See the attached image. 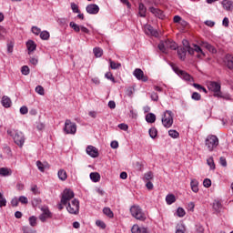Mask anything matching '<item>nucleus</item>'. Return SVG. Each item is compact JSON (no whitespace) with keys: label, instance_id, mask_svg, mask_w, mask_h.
<instances>
[{"label":"nucleus","instance_id":"59","mask_svg":"<svg viewBox=\"0 0 233 233\" xmlns=\"http://www.w3.org/2000/svg\"><path fill=\"white\" fill-rule=\"evenodd\" d=\"M20 114H22L23 116H25V114H28V107H26L25 106L20 107Z\"/></svg>","mask_w":233,"mask_h":233},{"label":"nucleus","instance_id":"49","mask_svg":"<svg viewBox=\"0 0 233 233\" xmlns=\"http://www.w3.org/2000/svg\"><path fill=\"white\" fill-rule=\"evenodd\" d=\"M71 10H73L74 14H79V6L76 5V3H71Z\"/></svg>","mask_w":233,"mask_h":233},{"label":"nucleus","instance_id":"33","mask_svg":"<svg viewBox=\"0 0 233 233\" xmlns=\"http://www.w3.org/2000/svg\"><path fill=\"white\" fill-rule=\"evenodd\" d=\"M40 39L43 41H48L50 39V33L48 31L40 32Z\"/></svg>","mask_w":233,"mask_h":233},{"label":"nucleus","instance_id":"52","mask_svg":"<svg viewBox=\"0 0 233 233\" xmlns=\"http://www.w3.org/2000/svg\"><path fill=\"white\" fill-rule=\"evenodd\" d=\"M213 208L214 210H216L217 212L219 211V209L221 208V203L219 201H215L213 203Z\"/></svg>","mask_w":233,"mask_h":233},{"label":"nucleus","instance_id":"40","mask_svg":"<svg viewBox=\"0 0 233 233\" xmlns=\"http://www.w3.org/2000/svg\"><path fill=\"white\" fill-rule=\"evenodd\" d=\"M168 136H170V137H173V139H177V137H179V132L174 129H170L168 131Z\"/></svg>","mask_w":233,"mask_h":233},{"label":"nucleus","instance_id":"19","mask_svg":"<svg viewBox=\"0 0 233 233\" xmlns=\"http://www.w3.org/2000/svg\"><path fill=\"white\" fill-rule=\"evenodd\" d=\"M1 103L5 108H10L12 106V100L6 96L2 97Z\"/></svg>","mask_w":233,"mask_h":233},{"label":"nucleus","instance_id":"27","mask_svg":"<svg viewBox=\"0 0 233 233\" xmlns=\"http://www.w3.org/2000/svg\"><path fill=\"white\" fill-rule=\"evenodd\" d=\"M226 65L229 70H233V56L231 55L226 56Z\"/></svg>","mask_w":233,"mask_h":233},{"label":"nucleus","instance_id":"50","mask_svg":"<svg viewBox=\"0 0 233 233\" xmlns=\"http://www.w3.org/2000/svg\"><path fill=\"white\" fill-rule=\"evenodd\" d=\"M203 185L206 188H209V187H212V181L208 178H205L203 181Z\"/></svg>","mask_w":233,"mask_h":233},{"label":"nucleus","instance_id":"30","mask_svg":"<svg viewBox=\"0 0 233 233\" xmlns=\"http://www.w3.org/2000/svg\"><path fill=\"white\" fill-rule=\"evenodd\" d=\"M203 46H204V48H207V50H208V52H211V54H216V47H214V46H212L207 42H203Z\"/></svg>","mask_w":233,"mask_h":233},{"label":"nucleus","instance_id":"38","mask_svg":"<svg viewBox=\"0 0 233 233\" xmlns=\"http://www.w3.org/2000/svg\"><path fill=\"white\" fill-rule=\"evenodd\" d=\"M110 68L112 70H117V68H121L120 63H116L115 61L109 60Z\"/></svg>","mask_w":233,"mask_h":233},{"label":"nucleus","instance_id":"18","mask_svg":"<svg viewBox=\"0 0 233 233\" xmlns=\"http://www.w3.org/2000/svg\"><path fill=\"white\" fill-rule=\"evenodd\" d=\"M191 48L193 50V56H194V53L197 52L198 53L197 57L200 58L201 56H205V53L203 52V49H201L199 46L196 44H192Z\"/></svg>","mask_w":233,"mask_h":233},{"label":"nucleus","instance_id":"32","mask_svg":"<svg viewBox=\"0 0 233 233\" xmlns=\"http://www.w3.org/2000/svg\"><path fill=\"white\" fill-rule=\"evenodd\" d=\"M146 121L147 123H156V115L153 114V113H148L147 116H146Z\"/></svg>","mask_w":233,"mask_h":233},{"label":"nucleus","instance_id":"55","mask_svg":"<svg viewBox=\"0 0 233 233\" xmlns=\"http://www.w3.org/2000/svg\"><path fill=\"white\" fill-rule=\"evenodd\" d=\"M96 227H100V228H106V225L103 220H96Z\"/></svg>","mask_w":233,"mask_h":233},{"label":"nucleus","instance_id":"13","mask_svg":"<svg viewBox=\"0 0 233 233\" xmlns=\"http://www.w3.org/2000/svg\"><path fill=\"white\" fill-rule=\"evenodd\" d=\"M144 32L147 34V35H152L153 37H159V33L157 30L154 29L152 25H147L144 27Z\"/></svg>","mask_w":233,"mask_h":233},{"label":"nucleus","instance_id":"43","mask_svg":"<svg viewBox=\"0 0 233 233\" xmlns=\"http://www.w3.org/2000/svg\"><path fill=\"white\" fill-rule=\"evenodd\" d=\"M105 77L109 81H112V83H116V78H114V75H112V72L106 73Z\"/></svg>","mask_w":233,"mask_h":233},{"label":"nucleus","instance_id":"4","mask_svg":"<svg viewBox=\"0 0 233 233\" xmlns=\"http://www.w3.org/2000/svg\"><path fill=\"white\" fill-rule=\"evenodd\" d=\"M131 216L137 219L138 221H145L147 219V215L143 212V209L139 206H132L130 208Z\"/></svg>","mask_w":233,"mask_h":233},{"label":"nucleus","instance_id":"21","mask_svg":"<svg viewBox=\"0 0 233 233\" xmlns=\"http://www.w3.org/2000/svg\"><path fill=\"white\" fill-rule=\"evenodd\" d=\"M191 190L195 192V194H198L199 192V182L196 179H191L190 182Z\"/></svg>","mask_w":233,"mask_h":233},{"label":"nucleus","instance_id":"44","mask_svg":"<svg viewBox=\"0 0 233 233\" xmlns=\"http://www.w3.org/2000/svg\"><path fill=\"white\" fill-rule=\"evenodd\" d=\"M36 94H39V96H45V88L42 86H37L35 87Z\"/></svg>","mask_w":233,"mask_h":233},{"label":"nucleus","instance_id":"45","mask_svg":"<svg viewBox=\"0 0 233 233\" xmlns=\"http://www.w3.org/2000/svg\"><path fill=\"white\" fill-rule=\"evenodd\" d=\"M21 73L23 76H28V74H30V68L27 66H23L21 68Z\"/></svg>","mask_w":233,"mask_h":233},{"label":"nucleus","instance_id":"37","mask_svg":"<svg viewBox=\"0 0 233 233\" xmlns=\"http://www.w3.org/2000/svg\"><path fill=\"white\" fill-rule=\"evenodd\" d=\"M149 136L152 139H156L157 137V129L156 127H151L149 130Z\"/></svg>","mask_w":233,"mask_h":233},{"label":"nucleus","instance_id":"16","mask_svg":"<svg viewBox=\"0 0 233 233\" xmlns=\"http://www.w3.org/2000/svg\"><path fill=\"white\" fill-rule=\"evenodd\" d=\"M222 7L224 8V10H226L227 12H232L233 10V1L231 0H223L221 2Z\"/></svg>","mask_w":233,"mask_h":233},{"label":"nucleus","instance_id":"63","mask_svg":"<svg viewBox=\"0 0 233 233\" xmlns=\"http://www.w3.org/2000/svg\"><path fill=\"white\" fill-rule=\"evenodd\" d=\"M118 128H120V130L127 131V130H128V125H127V124H119L118 125Z\"/></svg>","mask_w":233,"mask_h":233},{"label":"nucleus","instance_id":"17","mask_svg":"<svg viewBox=\"0 0 233 233\" xmlns=\"http://www.w3.org/2000/svg\"><path fill=\"white\" fill-rule=\"evenodd\" d=\"M131 232L132 233H148V228H147L145 227L140 228L137 224H135L131 228Z\"/></svg>","mask_w":233,"mask_h":233},{"label":"nucleus","instance_id":"9","mask_svg":"<svg viewBox=\"0 0 233 233\" xmlns=\"http://www.w3.org/2000/svg\"><path fill=\"white\" fill-rule=\"evenodd\" d=\"M74 191L72 189H65L62 193V198L60 203L64 205V207H66L68 203L72 202L74 198Z\"/></svg>","mask_w":233,"mask_h":233},{"label":"nucleus","instance_id":"8","mask_svg":"<svg viewBox=\"0 0 233 233\" xmlns=\"http://www.w3.org/2000/svg\"><path fill=\"white\" fill-rule=\"evenodd\" d=\"M172 69L181 79H184V81H187V83L190 84L194 83V78L186 71L179 69V67L174 65L172 66Z\"/></svg>","mask_w":233,"mask_h":233},{"label":"nucleus","instance_id":"60","mask_svg":"<svg viewBox=\"0 0 233 233\" xmlns=\"http://www.w3.org/2000/svg\"><path fill=\"white\" fill-rule=\"evenodd\" d=\"M31 192H33V194H35V195L39 194V188H37L36 185H33L31 187Z\"/></svg>","mask_w":233,"mask_h":233},{"label":"nucleus","instance_id":"41","mask_svg":"<svg viewBox=\"0 0 233 233\" xmlns=\"http://www.w3.org/2000/svg\"><path fill=\"white\" fill-rule=\"evenodd\" d=\"M153 177L154 174L152 173V171H148L144 175V181H150V179H153Z\"/></svg>","mask_w":233,"mask_h":233},{"label":"nucleus","instance_id":"11","mask_svg":"<svg viewBox=\"0 0 233 233\" xmlns=\"http://www.w3.org/2000/svg\"><path fill=\"white\" fill-rule=\"evenodd\" d=\"M133 76L138 80V81H143V83H147L148 81V76H145V73L143 70L137 68L133 72Z\"/></svg>","mask_w":233,"mask_h":233},{"label":"nucleus","instance_id":"57","mask_svg":"<svg viewBox=\"0 0 233 233\" xmlns=\"http://www.w3.org/2000/svg\"><path fill=\"white\" fill-rule=\"evenodd\" d=\"M150 97H151L152 101H158V99H159V96L156 92H152L150 94Z\"/></svg>","mask_w":233,"mask_h":233},{"label":"nucleus","instance_id":"24","mask_svg":"<svg viewBox=\"0 0 233 233\" xmlns=\"http://www.w3.org/2000/svg\"><path fill=\"white\" fill-rule=\"evenodd\" d=\"M12 174V169L8 167H0V176L6 177Z\"/></svg>","mask_w":233,"mask_h":233},{"label":"nucleus","instance_id":"5","mask_svg":"<svg viewBox=\"0 0 233 233\" xmlns=\"http://www.w3.org/2000/svg\"><path fill=\"white\" fill-rule=\"evenodd\" d=\"M162 125L165 128H170L174 125V114L170 110L164 112L162 116Z\"/></svg>","mask_w":233,"mask_h":233},{"label":"nucleus","instance_id":"54","mask_svg":"<svg viewBox=\"0 0 233 233\" xmlns=\"http://www.w3.org/2000/svg\"><path fill=\"white\" fill-rule=\"evenodd\" d=\"M36 167L40 172H45V165H43L41 161H36Z\"/></svg>","mask_w":233,"mask_h":233},{"label":"nucleus","instance_id":"1","mask_svg":"<svg viewBox=\"0 0 233 233\" xmlns=\"http://www.w3.org/2000/svg\"><path fill=\"white\" fill-rule=\"evenodd\" d=\"M7 135L10 136V137L13 138L14 143L17 145L20 148H23V146L25 145V134L17 129H8Z\"/></svg>","mask_w":233,"mask_h":233},{"label":"nucleus","instance_id":"62","mask_svg":"<svg viewBox=\"0 0 233 233\" xmlns=\"http://www.w3.org/2000/svg\"><path fill=\"white\" fill-rule=\"evenodd\" d=\"M110 147H111V148H114V149L119 148V143L117 141L114 140L111 142Z\"/></svg>","mask_w":233,"mask_h":233},{"label":"nucleus","instance_id":"14","mask_svg":"<svg viewBox=\"0 0 233 233\" xmlns=\"http://www.w3.org/2000/svg\"><path fill=\"white\" fill-rule=\"evenodd\" d=\"M86 152L90 157H99V150L94 146H88Z\"/></svg>","mask_w":233,"mask_h":233},{"label":"nucleus","instance_id":"23","mask_svg":"<svg viewBox=\"0 0 233 233\" xmlns=\"http://www.w3.org/2000/svg\"><path fill=\"white\" fill-rule=\"evenodd\" d=\"M183 46H185L184 48L187 50V54L190 56H194V50L192 49V46L188 43V40H183L182 41Z\"/></svg>","mask_w":233,"mask_h":233},{"label":"nucleus","instance_id":"26","mask_svg":"<svg viewBox=\"0 0 233 233\" xmlns=\"http://www.w3.org/2000/svg\"><path fill=\"white\" fill-rule=\"evenodd\" d=\"M89 177L93 183H97L101 179V175L97 172L90 173Z\"/></svg>","mask_w":233,"mask_h":233},{"label":"nucleus","instance_id":"2","mask_svg":"<svg viewBox=\"0 0 233 233\" xmlns=\"http://www.w3.org/2000/svg\"><path fill=\"white\" fill-rule=\"evenodd\" d=\"M168 48H170V50H177V44L168 39L166 41H161L158 44V49L160 50V52H162V54H168Z\"/></svg>","mask_w":233,"mask_h":233},{"label":"nucleus","instance_id":"20","mask_svg":"<svg viewBox=\"0 0 233 233\" xmlns=\"http://www.w3.org/2000/svg\"><path fill=\"white\" fill-rule=\"evenodd\" d=\"M149 12H151V14H154V15H156L159 19H163V17H165V15H163V11L158 8L150 7Z\"/></svg>","mask_w":233,"mask_h":233},{"label":"nucleus","instance_id":"28","mask_svg":"<svg viewBox=\"0 0 233 233\" xmlns=\"http://www.w3.org/2000/svg\"><path fill=\"white\" fill-rule=\"evenodd\" d=\"M57 176L61 181H66V178L68 177V175L65 169L58 170Z\"/></svg>","mask_w":233,"mask_h":233},{"label":"nucleus","instance_id":"48","mask_svg":"<svg viewBox=\"0 0 233 233\" xmlns=\"http://www.w3.org/2000/svg\"><path fill=\"white\" fill-rule=\"evenodd\" d=\"M192 99H194V101H200L201 100V95L198 92H194L191 96Z\"/></svg>","mask_w":233,"mask_h":233},{"label":"nucleus","instance_id":"22","mask_svg":"<svg viewBox=\"0 0 233 233\" xmlns=\"http://www.w3.org/2000/svg\"><path fill=\"white\" fill-rule=\"evenodd\" d=\"M187 50L185 47L178 48L177 56H178L179 59H181L182 61H185V59L187 57Z\"/></svg>","mask_w":233,"mask_h":233},{"label":"nucleus","instance_id":"64","mask_svg":"<svg viewBox=\"0 0 233 233\" xmlns=\"http://www.w3.org/2000/svg\"><path fill=\"white\" fill-rule=\"evenodd\" d=\"M22 230H23L24 233H32V229L30 228L26 227V226H24L22 228Z\"/></svg>","mask_w":233,"mask_h":233},{"label":"nucleus","instance_id":"47","mask_svg":"<svg viewBox=\"0 0 233 233\" xmlns=\"http://www.w3.org/2000/svg\"><path fill=\"white\" fill-rule=\"evenodd\" d=\"M18 201L22 203V205H28V198L25 196L19 197Z\"/></svg>","mask_w":233,"mask_h":233},{"label":"nucleus","instance_id":"39","mask_svg":"<svg viewBox=\"0 0 233 233\" xmlns=\"http://www.w3.org/2000/svg\"><path fill=\"white\" fill-rule=\"evenodd\" d=\"M93 53L96 57H101L103 56V49L101 47H95Z\"/></svg>","mask_w":233,"mask_h":233},{"label":"nucleus","instance_id":"7","mask_svg":"<svg viewBox=\"0 0 233 233\" xmlns=\"http://www.w3.org/2000/svg\"><path fill=\"white\" fill-rule=\"evenodd\" d=\"M208 88L211 92H214L215 97H225L223 96V93H221V84L219 82H209L208 85Z\"/></svg>","mask_w":233,"mask_h":233},{"label":"nucleus","instance_id":"42","mask_svg":"<svg viewBox=\"0 0 233 233\" xmlns=\"http://www.w3.org/2000/svg\"><path fill=\"white\" fill-rule=\"evenodd\" d=\"M185 214H187V212H185V209L183 208H178L177 209V215L178 216V218H185Z\"/></svg>","mask_w":233,"mask_h":233},{"label":"nucleus","instance_id":"29","mask_svg":"<svg viewBox=\"0 0 233 233\" xmlns=\"http://www.w3.org/2000/svg\"><path fill=\"white\" fill-rule=\"evenodd\" d=\"M138 14H139L140 17H147V7H145V5L139 4Z\"/></svg>","mask_w":233,"mask_h":233},{"label":"nucleus","instance_id":"12","mask_svg":"<svg viewBox=\"0 0 233 233\" xmlns=\"http://www.w3.org/2000/svg\"><path fill=\"white\" fill-rule=\"evenodd\" d=\"M42 214L39 216L40 221L45 223L46 219L52 218V213L50 212V209H48L46 207H44L41 208Z\"/></svg>","mask_w":233,"mask_h":233},{"label":"nucleus","instance_id":"25","mask_svg":"<svg viewBox=\"0 0 233 233\" xmlns=\"http://www.w3.org/2000/svg\"><path fill=\"white\" fill-rule=\"evenodd\" d=\"M26 46L28 52H34L37 48V45H35V42H34V40L27 41Z\"/></svg>","mask_w":233,"mask_h":233},{"label":"nucleus","instance_id":"58","mask_svg":"<svg viewBox=\"0 0 233 233\" xmlns=\"http://www.w3.org/2000/svg\"><path fill=\"white\" fill-rule=\"evenodd\" d=\"M219 163L221 167H227V158H225V157H220Z\"/></svg>","mask_w":233,"mask_h":233},{"label":"nucleus","instance_id":"34","mask_svg":"<svg viewBox=\"0 0 233 233\" xmlns=\"http://www.w3.org/2000/svg\"><path fill=\"white\" fill-rule=\"evenodd\" d=\"M69 26L74 30V32H76V33L81 32V25L76 24L75 22H70Z\"/></svg>","mask_w":233,"mask_h":233},{"label":"nucleus","instance_id":"35","mask_svg":"<svg viewBox=\"0 0 233 233\" xmlns=\"http://www.w3.org/2000/svg\"><path fill=\"white\" fill-rule=\"evenodd\" d=\"M207 164L210 167V170H216V164L214 163V157H209L207 159Z\"/></svg>","mask_w":233,"mask_h":233},{"label":"nucleus","instance_id":"6","mask_svg":"<svg viewBox=\"0 0 233 233\" xmlns=\"http://www.w3.org/2000/svg\"><path fill=\"white\" fill-rule=\"evenodd\" d=\"M66 208L69 214L77 216V214H79V200L74 198L73 200H71V202H67Z\"/></svg>","mask_w":233,"mask_h":233},{"label":"nucleus","instance_id":"3","mask_svg":"<svg viewBox=\"0 0 233 233\" xmlns=\"http://www.w3.org/2000/svg\"><path fill=\"white\" fill-rule=\"evenodd\" d=\"M205 145L209 152H214V150H216L219 145V138H218L215 135H209L205 140Z\"/></svg>","mask_w":233,"mask_h":233},{"label":"nucleus","instance_id":"31","mask_svg":"<svg viewBox=\"0 0 233 233\" xmlns=\"http://www.w3.org/2000/svg\"><path fill=\"white\" fill-rule=\"evenodd\" d=\"M166 202L167 205H172V203H176V196L174 194H169L166 197Z\"/></svg>","mask_w":233,"mask_h":233},{"label":"nucleus","instance_id":"15","mask_svg":"<svg viewBox=\"0 0 233 233\" xmlns=\"http://www.w3.org/2000/svg\"><path fill=\"white\" fill-rule=\"evenodd\" d=\"M87 14H91L96 15V14H99V5L96 4H90L86 7Z\"/></svg>","mask_w":233,"mask_h":233},{"label":"nucleus","instance_id":"36","mask_svg":"<svg viewBox=\"0 0 233 233\" xmlns=\"http://www.w3.org/2000/svg\"><path fill=\"white\" fill-rule=\"evenodd\" d=\"M103 213L105 216H107V218H114V212H112V209L110 208H104Z\"/></svg>","mask_w":233,"mask_h":233},{"label":"nucleus","instance_id":"56","mask_svg":"<svg viewBox=\"0 0 233 233\" xmlns=\"http://www.w3.org/2000/svg\"><path fill=\"white\" fill-rule=\"evenodd\" d=\"M31 30L35 34V35H39V34H41V28L37 26H33Z\"/></svg>","mask_w":233,"mask_h":233},{"label":"nucleus","instance_id":"10","mask_svg":"<svg viewBox=\"0 0 233 233\" xmlns=\"http://www.w3.org/2000/svg\"><path fill=\"white\" fill-rule=\"evenodd\" d=\"M64 132L65 134L75 136L76 132H77V125L72 122V120L66 119L65 122Z\"/></svg>","mask_w":233,"mask_h":233},{"label":"nucleus","instance_id":"53","mask_svg":"<svg viewBox=\"0 0 233 233\" xmlns=\"http://www.w3.org/2000/svg\"><path fill=\"white\" fill-rule=\"evenodd\" d=\"M0 207H6V198L3 197L2 193H0Z\"/></svg>","mask_w":233,"mask_h":233},{"label":"nucleus","instance_id":"51","mask_svg":"<svg viewBox=\"0 0 233 233\" xmlns=\"http://www.w3.org/2000/svg\"><path fill=\"white\" fill-rule=\"evenodd\" d=\"M29 223L31 227H35V225H37V218L35 217H30Z\"/></svg>","mask_w":233,"mask_h":233},{"label":"nucleus","instance_id":"46","mask_svg":"<svg viewBox=\"0 0 233 233\" xmlns=\"http://www.w3.org/2000/svg\"><path fill=\"white\" fill-rule=\"evenodd\" d=\"M192 86H194V88H197V90H203V92L207 94V88H205L201 85L194 83L192 84Z\"/></svg>","mask_w":233,"mask_h":233},{"label":"nucleus","instance_id":"61","mask_svg":"<svg viewBox=\"0 0 233 233\" xmlns=\"http://www.w3.org/2000/svg\"><path fill=\"white\" fill-rule=\"evenodd\" d=\"M12 207H17L19 205V198H15L11 200Z\"/></svg>","mask_w":233,"mask_h":233}]
</instances>
